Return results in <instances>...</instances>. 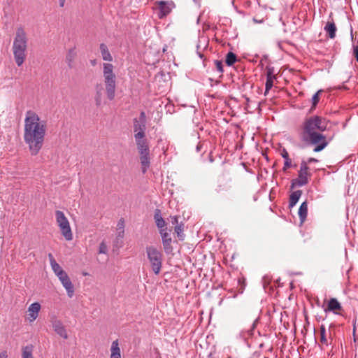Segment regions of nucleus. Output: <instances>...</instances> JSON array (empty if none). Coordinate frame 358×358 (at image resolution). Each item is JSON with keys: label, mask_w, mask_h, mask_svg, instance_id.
<instances>
[{"label": "nucleus", "mask_w": 358, "mask_h": 358, "mask_svg": "<svg viewBox=\"0 0 358 358\" xmlns=\"http://www.w3.org/2000/svg\"><path fill=\"white\" fill-rule=\"evenodd\" d=\"M46 132V123L41 120L33 110L26 113L24 140L28 145L31 155H36L43 147Z\"/></svg>", "instance_id": "1"}, {"label": "nucleus", "mask_w": 358, "mask_h": 358, "mask_svg": "<svg viewBox=\"0 0 358 358\" xmlns=\"http://www.w3.org/2000/svg\"><path fill=\"white\" fill-rule=\"evenodd\" d=\"M327 122L320 116H312L303 122L300 138L307 146L315 145L314 152H320L328 145L327 137L321 132L325 131Z\"/></svg>", "instance_id": "2"}, {"label": "nucleus", "mask_w": 358, "mask_h": 358, "mask_svg": "<svg viewBox=\"0 0 358 358\" xmlns=\"http://www.w3.org/2000/svg\"><path fill=\"white\" fill-rule=\"evenodd\" d=\"M27 47V38L26 33L22 27H20L16 31L13 44L14 59L18 66H20L26 59Z\"/></svg>", "instance_id": "3"}, {"label": "nucleus", "mask_w": 358, "mask_h": 358, "mask_svg": "<svg viewBox=\"0 0 358 358\" xmlns=\"http://www.w3.org/2000/svg\"><path fill=\"white\" fill-rule=\"evenodd\" d=\"M103 77H104V85L106 87V93L108 99L112 101L115 96V75L113 73V66L109 63L103 64Z\"/></svg>", "instance_id": "4"}, {"label": "nucleus", "mask_w": 358, "mask_h": 358, "mask_svg": "<svg viewBox=\"0 0 358 358\" xmlns=\"http://www.w3.org/2000/svg\"><path fill=\"white\" fill-rule=\"evenodd\" d=\"M146 253L152 271L156 275L159 274L162 265V252L153 246H148L146 248Z\"/></svg>", "instance_id": "5"}, {"label": "nucleus", "mask_w": 358, "mask_h": 358, "mask_svg": "<svg viewBox=\"0 0 358 358\" xmlns=\"http://www.w3.org/2000/svg\"><path fill=\"white\" fill-rule=\"evenodd\" d=\"M55 217L62 234L64 236L66 241H71L73 239V234L69 222L64 213L61 210H56Z\"/></svg>", "instance_id": "6"}, {"label": "nucleus", "mask_w": 358, "mask_h": 358, "mask_svg": "<svg viewBox=\"0 0 358 358\" xmlns=\"http://www.w3.org/2000/svg\"><path fill=\"white\" fill-rule=\"evenodd\" d=\"M325 313L333 312L334 314L342 315L341 311L343 310L341 304L336 298H331L327 303V306L324 309Z\"/></svg>", "instance_id": "7"}, {"label": "nucleus", "mask_w": 358, "mask_h": 358, "mask_svg": "<svg viewBox=\"0 0 358 358\" xmlns=\"http://www.w3.org/2000/svg\"><path fill=\"white\" fill-rule=\"evenodd\" d=\"M231 181V178H226L224 176H222L217 180V185L215 189V191L217 194H222L229 191L231 187L230 185Z\"/></svg>", "instance_id": "8"}, {"label": "nucleus", "mask_w": 358, "mask_h": 358, "mask_svg": "<svg viewBox=\"0 0 358 358\" xmlns=\"http://www.w3.org/2000/svg\"><path fill=\"white\" fill-rule=\"evenodd\" d=\"M61 281L62 285L66 289L68 296L72 297L74 293L73 285L66 271L64 273H61L60 275L57 276Z\"/></svg>", "instance_id": "9"}, {"label": "nucleus", "mask_w": 358, "mask_h": 358, "mask_svg": "<svg viewBox=\"0 0 358 358\" xmlns=\"http://www.w3.org/2000/svg\"><path fill=\"white\" fill-rule=\"evenodd\" d=\"M51 323H52V327L54 331L59 336H60L64 339L68 338V334L66 332V330L64 326L63 325L62 322L60 320H59L56 318H53L51 320Z\"/></svg>", "instance_id": "10"}, {"label": "nucleus", "mask_w": 358, "mask_h": 358, "mask_svg": "<svg viewBox=\"0 0 358 358\" xmlns=\"http://www.w3.org/2000/svg\"><path fill=\"white\" fill-rule=\"evenodd\" d=\"M138 152H149V143L145 136L134 137Z\"/></svg>", "instance_id": "11"}, {"label": "nucleus", "mask_w": 358, "mask_h": 358, "mask_svg": "<svg viewBox=\"0 0 358 358\" xmlns=\"http://www.w3.org/2000/svg\"><path fill=\"white\" fill-rule=\"evenodd\" d=\"M133 123L134 137H138L139 134L141 136H145L146 123L138 122L137 118L134 119Z\"/></svg>", "instance_id": "12"}, {"label": "nucleus", "mask_w": 358, "mask_h": 358, "mask_svg": "<svg viewBox=\"0 0 358 358\" xmlns=\"http://www.w3.org/2000/svg\"><path fill=\"white\" fill-rule=\"evenodd\" d=\"M41 310V305L38 302L31 303L28 308V315L30 322L34 321L38 315V313Z\"/></svg>", "instance_id": "13"}, {"label": "nucleus", "mask_w": 358, "mask_h": 358, "mask_svg": "<svg viewBox=\"0 0 358 358\" xmlns=\"http://www.w3.org/2000/svg\"><path fill=\"white\" fill-rule=\"evenodd\" d=\"M159 17L163 18L170 13L171 11V3L166 1H160L158 3Z\"/></svg>", "instance_id": "14"}, {"label": "nucleus", "mask_w": 358, "mask_h": 358, "mask_svg": "<svg viewBox=\"0 0 358 358\" xmlns=\"http://www.w3.org/2000/svg\"><path fill=\"white\" fill-rule=\"evenodd\" d=\"M140 161L142 166V172L145 173L150 165V151L139 152Z\"/></svg>", "instance_id": "15"}, {"label": "nucleus", "mask_w": 358, "mask_h": 358, "mask_svg": "<svg viewBox=\"0 0 358 358\" xmlns=\"http://www.w3.org/2000/svg\"><path fill=\"white\" fill-rule=\"evenodd\" d=\"M154 220L159 229H162L166 226V223L164 218L162 217L161 210L159 209H156L155 210Z\"/></svg>", "instance_id": "16"}, {"label": "nucleus", "mask_w": 358, "mask_h": 358, "mask_svg": "<svg viewBox=\"0 0 358 358\" xmlns=\"http://www.w3.org/2000/svg\"><path fill=\"white\" fill-rule=\"evenodd\" d=\"M324 31L328 34V36L333 39L336 37V27L335 23L332 22L328 21L324 28Z\"/></svg>", "instance_id": "17"}, {"label": "nucleus", "mask_w": 358, "mask_h": 358, "mask_svg": "<svg viewBox=\"0 0 358 358\" xmlns=\"http://www.w3.org/2000/svg\"><path fill=\"white\" fill-rule=\"evenodd\" d=\"M299 217L301 221V223H303L307 217L308 215V203L307 201L303 202L299 208Z\"/></svg>", "instance_id": "18"}, {"label": "nucleus", "mask_w": 358, "mask_h": 358, "mask_svg": "<svg viewBox=\"0 0 358 358\" xmlns=\"http://www.w3.org/2000/svg\"><path fill=\"white\" fill-rule=\"evenodd\" d=\"M301 194H302L301 190L294 191L290 194L289 201V208H293L296 204V203L298 202L299 199H300Z\"/></svg>", "instance_id": "19"}, {"label": "nucleus", "mask_w": 358, "mask_h": 358, "mask_svg": "<svg viewBox=\"0 0 358 358\" xmlns=\"http://www.w3.org/2000/svg\"><path fill=\"white\" fill-rule=\"evenodd\" d=\"M100 51L103 60L108 62H111L113 60V57L106 44H100Z\"/></svg>", "instance_id": "20"}, {"label": "nucleus", "mask_w": 358, "mask_h": 358, "mask_svg": "<svg viewBox=\"0 0 358 358\" xmlns=\"http://www.w3.org/2000/svg\"><path fill=\"white\" fill-rule=\"evenodd\" d=\"M76 57V52L75 48L69 50L66 55V62L68 64V66L71 69L73 67V62Z\"/></svg>", "instance_id": "21"}, {"label": "nucleus", "mask_w": 358, "mask_h": 358, "mask_svg": "<svg viewBox=\"0 0 358 358\" xmlns=\"http://www.w3.org/2000/svg\"><path fill=\"white\" fill-rule=\"evenodd\" d=\"M34 345L30 344L22 348V358H34L33 356Z\"/></svg>", "instance_id": "22"}, {"label": "nucleus", "mask_w": 358, "mask_h": 358, "mask_svg": "<svg viewBox=\"0 0 358 358\" xmlns=\"http://www.w3.org/2000/svg\"><path fill=\"white\" fill-rule=\"evenodd\" d=\"M102 91L103 88L101 85H96V95H95V102L97 106H99L101 104L102 101Z\"/></svg>", "instance_id": "23"}, {"label": "nucleus", "mask_w": 358, "mask_h": 358, "mask_svg": "<svg viewBox=\"0 0 358 358\" xmlns=\"http://www.w3.org/2000/svg\"><path fill=\"white\" fill-rule=\"evenodd\" d=\"M237 61V57L236 55L232 52H229L225 58V63L227 66H232Z\"/></svg>", "instance_id": "24"}, {"label": "nucleus", "mask_w": 358, "mask_h": 358, "mask_svg": "<svg viewBox=\"0 0 358 358\" xmlns=\"http://www.w3.org/2000/svg\"><path fill=\"white\" fill-rule=\"evenodd\" d=\"M124 231L119 232L113 243V248L119 249L123 245Z\"/></svg>", "instance_id": "25"}, {"label": "nucleus", "mask_w": 358, "mask_h": 358, "mask_svg": "<svg viewBox=\"0 0 358 358\" xmlns=\"http://www.w3.org/2000/svg\"><path fill=\"white\" fill-rule=\"evenodd\" d=\"M308 182L301 180V178H294L292 180L290 189H293L296 187H302L307 185Z\"/></svg>", "instance_id": "26"}, {"label": "nucleus", "mask_w": 358, "mask_h": 358, "mask_svg": "<svg viewBox=\"0 0 358 358\" xmlns=\"http://www.w3.org/2000/svg\"><path fill=\"white\" fill-rule=\"evenodd\" d=\"M172 239L163 240L162 244L163 248L166 254H169L173 251V247L171 245Z\"/></svg>", "instance_id": "27"}, {"label": "nucleus", "mask_w": 358, "mask_h": 358, "mask_svg": "<svg viewBox=\"0 0 358 358\" xmlns=\"http://www.w3.org/2000/svg\"><path fill=\"white\" fill-rule=\"evenodd\" d=\"M184 224L181 222L180 224H177L175 227V232L177 234L178 237L180 240H183L185 235L183 234Z\"/></svg>", "instance_id": "28"}, {"label": "nucleus", "mask_w": 358, "mask_h": 358, "mask_svg": "<svg viewBox=\"0 0 358 358\" xmlns=\"http://www.w3.org/2000/svg\"><path fill=\"white\" fill-rule=\"evenodd\" d=\"M320 342L326 345L329 344L326 337V328L323 324L320 326Z\"/></svg>", "instance_id": "29"}, {"label": "nucleus", "mask_w": 358, "mask_h": 358, "mask_svg": "<svg viewBox=\"0 0 358 358\" xmlns=\"http://www.w3.org/2000/svg\"><path fill=\"white\" fill-rule=\"evenodd\" d=\"M311 176V173L309 171H299L298 178L308 182V178Z\"/></svg>", "instance_id": "30"}, {"label": "nucleus", "mask_w": 358, "mask_h": 358, "mask_svg": "<svg viewBox=\"0 0 358 358\" xmlns=\"http://www.w3.org/2000/svg\"><path fill=\"white\" fill-rule=\"evenodd\" d=\"M51 267L57 276H59L61 273H64L65 272L57 262L51 265Z\"/></svg>", "instance_id": "31"}, {"label": "nucleus", "mask_w": 358, "mask_h": 358, "mask_svg": "<svg viewBox=\"0 0 358 358\" xmlns=\"http://www.w3.org/2000/svg\"><path fill=\"white\" fill-rule=\"evenodd\" d=\"M266 79L274 80V79L276 78L275 75H274V69H273V67L268 66L266 68Z\"/></svg>", "instance_id": "32"}, {"label": "nucleus", "mask_w": 358, "mask_h": 358, "mask_svg": "<svg viewBox=\"0 0 358 358\" xmlns=\"http://www.w3.org/2000/svg\"><path fill=\"white\" fill-rule=\"evenodd\" d=\"M115 353V355L120 354V349L119 348L118 341L116 340L112 343L111 345V354Z\"/></svg>", "instance_id": "33"}, {"label": "nucleus", "mask_w": 358, "mask_h": 358, "mask_svg": "<svg viewBox=\"0 0 358 358\" xmlns=\"http://www.w3.org/2000/svg\"><path fill=\"white\" fill-rule=\"evenodd\" d=\"M214 64H215V68H216L217 71L220 73H222L224 72L222 61H221V60H215L214 61Z\"/></svg>", "instance_id": "34"}, {"label": "nucleus", "mask_w": 358, "mask_h": 358, "mask_svg": "<svg viewBox=\"0 0 358 358\" xmlns=\"http://www.w3.org/2000/svg\"><path fill=\"white\" fill-rule=\"evenodd\" d=\"M320 90L317 92L312 97V103H313V107H315L316 105L318 103L319 101H320V96H319V94L320 93Z\"/></svg>", "instance_id": "35"}, {"label": "nucleus", "mask_w": 358, "mask_h": 358, "mask_svg": "<svg viewBox=\"0 0 358 358\" xmlns=\"http://www.w3.org/2000/svg\"><path fill=\"white\" fill-rule=\"evenodd\" d=\"M108 251V248L106 243L103 241L99 245V253L100 254H106Z\"/></svg>", "instance_id": "36"}, {"label": "nucleus", "mask_w": 358, "mask_h": 358, "mask_svg": "<svg viewBox=\"0 0 358 358\" xmlns=\"http://www.w3.org/2000/svg\"><path fill=\"white\" fill-rule=\"evenodd\" d=\"M238 283L240 286V287L238 288V292L240 293H243L244 289H245V279L244 278H239L238 280Z\"/></svg>", "instance_id": "37"}, {"label": "nucleus", "mask_w": 358, "mask_h": 358, "mask_svg": "<svg viewBox=\"0 0 358 358\" xmlns=\"http://www.w3.org/2000/svg\"><path fill=\"white\" fill-rule=\"evenodd\" d=\"M137 121L141 122L147 123L146 114L144 111H141L140 113V115H139V117L137 118Z\"/></svg>", "instance_id": "38"}, {"label": "nucleus", "mask_w": 358, "mask_h": 358, "mask_svg": "<svg viewBox=\"0 0 358 358\" xmlns=\"http://www.w3.org/2000/svg\"><path fill=\"white\" fill-rule=\"evenodd\" d=\"M273 80L271 79H266V84H265V88H266V93L268 92L273 87Z\"/></svg>", "instance_id": "39"}, {"label": "nucleus", "mask_w": 358, "mask_h": 358, "mask_svg": "<svg viewBox=\"0 0 358 358\" xmlns=\"http://www.w3.org/2000/svg\"><path fill=\"white\" fill-rule=\"evenodd\" d=\"M308 162L306 161H304L303 160L301 162V165H300V170L299 171H308L309 170V167L308 166Z\"/></svg>", "instance_id": "40"}, {"label": "nucleus", "mask_w": 358, "mask_h": 358, "mask_svg": "<svg viewBox=\"0 0 358 358\" xmlns=\"http://www.w3.org/2000/svg\"><path fill=\"white\" fill-rule=\"evenodd\" d=\"M292 166V160L290 158L285 159L284 166L282 168L283 171H286L287 169Z\"/></svg>", "instance_id": "41"}, {"label": "nucleus", "mask_w": 358, "mask_h": 358, "mask_svg": "<svg viewBox=\"0 0 358 358\" xmlns=\"http://www.w3.org/2000/svg\"><path fill=\"white\" fill-rule=\"evenodd\" d=\"M353 55L355 57L357 62H358V44L353 46Z\"/></svg>", "instance_id": "42"}, {"label": "nucleus", "mask_w": 358, "mask_h": 358, "mask_svg": "<svg viewBox=\"0 0 358 358\" xmlns=\"http://www.w3.org/2000/svg\"><path fill=\"white\" fill-rule=\"evenodd\" d=\"M171 222L172 224H174V225H177V224H178V217L175 215V216H171Z\"/></svg>", "instance_id": "43"}, {"label": "nucleus", "mask_w": 358, "mask_h": 358, "mask_svg": "<svg viewBox=\"0 0 358 358\" xmlns=\"http://www.w3.org/2000/svg\"><path fill=\"white\" fill-rule=\"evenodd\" d=\"M281 156L285 159H289V154L287 152V151L286 150L285 148H283L282 150V152H281Z\"/></svg>", "instance_id": "44"}, {"label": "nucleus", "mask_w": 358, "mask_h": 358, "mask_svg": "<svg viewBox=\"0 0 358 358\" xmlns=\"http://www.w3.org/2000/svg\"><path fill=\"white\" fill-rule=\"evenodd\" d=\"M48 258H49V260H50V265H52L53 264L56 263L57 262L55 261L53 255L51 254V253H49L48 254Z\"/></svg>", "instance_id": "45"}, {"label": "nucleus", "mask_w": 358, "mask_h": 358, "mask_svg": "<svg viewBox=\"0 0 358 358\" xmlns=\"http://www.w3.org/2000/svg\"><path fill=\"white\" fill-rule=\"evenodd\" d=\"M159 234L161 236H163L164 234H169V232H167L166 227H164L162 229H159Z\"/></svg>", "instance_id": "46"}, {"label": "nucleus", "mask_w": 358, "mask_h": 358, "mask_svg": "<svg viewBox=\"0 0 358 358\" xmlns=\"http://www.w3.org/2000/svg\"><path fill=\"white\" fill-rule=\"evenodd\" d=\"M355 332H356V320H355L353 322V336H354V341L355 342H356Z\"/></svg>", "instance_id": "47"}, {"label": "nucleus", "mask_w": 358, "mask_h": 358, "mask_svg": "<svg viewBox=\"0 0 358 358\" xmlns=\"http://www.w3.org/2000/svg\"><path fill=\"white\" fill-rule=\"evenodd\" d=\"M162 236V241L163 240H168V239H171V236H170L169 233L164 234L163 236Z\"/></svg>", "instance_id": "48"}, {"label": "nucleus", "mask_w": 358, "mask_h": 358, "mask_svg": "<svg viewBox=\"0 0 358 358\" xmlns=\"http://www.w3.org/2000/svg\"><path fill=\"white\" fill-rule=\"evenodd\" d=\"M308 163V164H310V163H313V162H317L318 160L315 158H313V157H310L307 160Z\"/></svg>", "instance_id": "49"}, {"label": "nucleus", "mask_w": 358, "mask_h": 358, "mask_svg": "<svg viewBox=\"0 0 358 358\" xmlns=\"http://www.w3.org/2000/svg\"><path fill=\"white\" fill-rule=\"evenodd\" d=\"M0 358H8V354L6 351H3L0 353Z\"/></svg>", "instance_id": "50"}, {"label": "nucleus", "mask_w": 358, "mask_h": 358, "mask_svg": "<svg viewBox=\"0 0 358 358\" xmlns=\"http://www.w3.org/2000/svg\"><path fill=\"white\" fill-rule=\"evenodd\" d=\"M110 358H121V355H115V353L111 354Z\"/></svg>", "instance_id": "51"}, {"label": "nucleus", "mask_w": 358, "mask_h": 358, "mask_svg": "<svg viewBox=\"0 0 358 358\" xmlns=\"http://www.w3.org/2000/svg\"><path fill=\"white\" fill-rule=\"evenodd\" d=\"M65 1H66V0H59V6H60V7H64V3H65Z\"/></svg>", "instance_id": "52"}, {"label": "nucleus", "mask_w": 358, "mask_h": 358, "mask_svg": "<svg viewBox=\"0 0 358 358\" xmlns=\"http://www.w3.org/2000/svg\"><path fill=\"white\" fill-rule=\"evenodd\" d=\"M208 358H215V355L213 353H210L208 355Z\"/></svg>", "instance_id": "53"}, {"label": "nucleus", "mask_w": 358, "mask_h": 358, "mask_svg": "<svg viewBox=\"0 0 358 358\" xmlns=\"http://www.w3.org/2000/svg\"><path fill=\"white\" fill-rule=\"evenodd\" d=\"M329 338H330L331 340H332V338H331V331H330V330H329Z\"/></svg>", "instance_id": "54"}, {"label": "nucleus", "mask_w": 358, "mask_h": 358, "mask_svg": "<svg viewBox=\"0 0 358 358\" xmlns=\"http://www.w3.org/2000/svg\"><path fill=\"white\" fill-rule=\"evenodd\" d=\"M334 327V325L333 324H331L330 325V327H329V329H331V327Z\"/></svg>", "instance_id": "55"}, {"label": "nucleus", "mask_w": 358, "mask_h": 358, "mask_svg": "<svg viewBox=\"0 0 358 358\" xmlns=\"http://www.w3.org/2000/svg\"><path fill=\"white\" fill-rule=\"evenodd\" d=\"M229 358H231V357H229Z\"/></svg>", "instance_id": "56"}]
</instances>
